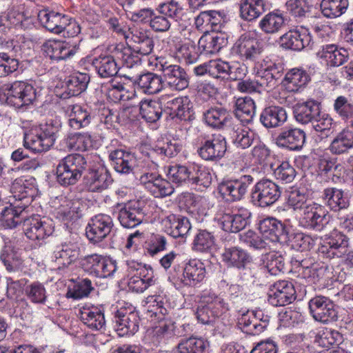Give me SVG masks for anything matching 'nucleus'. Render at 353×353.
Returning <instances> with one entry per match:
<instances>
[{
  "mask_svg": "<svg viewBox=\"0 0 353 353\" xmlns=\"http://www.w3.org/2000/svg\"><path fill=\"white\" fill-rule=\"evenodd\" d=\"M312 41L307 29L291 30L279 38L280 46L285 49L300 51L309 46Z\"/></svg>",
  "mask_w": 353,
  "mask_h": 353,
  "instance_id": "obj_20",
  "label": "nucleus"
},
{
  "mask_svg": "<svg viewBox=\"0 0 353 353\" xmlns=\"http://www.w3.org/2000/svg\"><path fill=\"white\" fill-rule=\"evenodd\" d=\"M229 310L223 298L212 292H204L200 296L195 314L201 323L211 324Z\"/></svg>",
  "mask_w": 353,
  "mask_h": 353,
  "instance_id": "obj_2",
  "label": "nucleus"
},
{
  "mask_svg": "<svg viewBox=\"0 0 353 353\" xmlns=\"http://www.w3.org/2000/svg\"><path fill=\"white\" fill-rule=\"evenodd\" d=\"M115 323L119 336L132 335L139 330V317L134 310L120 308L116 312Z\"/></svg>",
  "mask_w": 353,
  "mask_h": 353,
  "instance_id": "obj_21",
  "label": "nucleus"
},
{
  "mask_svg": "<svg viewBox=\"0 0 353 353\" xmlns=\"http://www.w3.org/2000/svg\"><path fill=\"white\" fill-rule=\"evenodd\" d=\"M253 182L254 177L251 174H241L235 178L224 179L219 184L218 190L227 200L237 201L244 197Z\"/></svg>",
  "mask_w": 353,
  "mask_h": 353,
  "instance_id": "obj_6",
  "label": "nucleus"
},
{
  "mask_svg": "<svg viewBox=\"0 0 353 353\" xmlns=\"http://www.w3.org/2000/svg\"><path fill=\"white\" fill-rule=\"evenodd\" d=\"M310 313L316 321L329 323L338 320V312L333 301L324 296H316L308 303Z\"/></svg>",
  "mask_w": 353,
  "mask_h": 353,
  "instance_id": "obj_9",
  "label": "nucleus"
},
{
  "mask_svg": "<svg viewBox=\"0 0 353 353\" xmlns=\"http://www.w3.org/2000/svg\"><path fill=\"white\" fill-rule=\"evenodd\" d=\"M144 207L143 202L139 200L125 203L117 216L120 224L125 228H133L140 225L146 216Z\"/></svg>",
  "mask_w": 353,
  "mask_h": 353,
  "instance_id": "obj_12",
  "label": "nucleus"
},
{
  "mask_svg": "<svg viewBox=\"0 0 353 353\" xmlns=\"http://www.w3.org/2000/svg\"><path fill=\"white\" fill-rule=\"evenodd\" d=\"M261 316V312L244 313L238 319V325L248 334H259L266 328L269 321L268 316L263 319L260 318Z\"/></svg>",
  "mask_w": 353,
  "mask_h": 353,
  "instance_id": "obj_28",
  "label": "nucleus"
},
{
  "mask_svg": "<svg viewBox=\"0 0 353 353\" xmlns=\"http://www.w3.org/2000/svg\"><path fill=\"white\" fill-rule=\"evenodd\" d=\"M68 143L71 149L86 151L92 148V139L88 133L74 132L68 134Z\"/></svg>",
  "mask_w": 353,
  "mask_h": 353,
  "instance_id": "obj_62",
  "label": "nucleus"
},
{
  "mask_svg": "<svg viewBox=\"0 0 353 353\" xmlns=\"http://www.w3.org/2000/svg\"><path fill=\"white\" fill-rule=\"evenodd\" d=\"M215 246L214 234L207 230H199L192 243V250L200 252H210Z\"/></svg>",
  "mask_w": 353,
  "mask_h": 353,
  "instance_id": "obj_53",
  "label": "nucleus"
},
{
  "mask_svg": "<svg viewBox=\"0 0 353 353\" xmlns=\"http://www.w3.org/2000/svg\"><path fill=\"white\" fill-rule=\"evenodd\" d=\"M103 88L108 97L114 102L125 101L129 99V96L127 95L128 91L124 85L114 79L109 81L107 85L103 86Z\"/></svg>",
  "mask_w": 353,
  "mask_h": 353,
  "instance_id": "obj_64",
  "label": "nucleus"
},
{
  "mask_svg": "<svg viewBox=\"0 0 353 353\" xmlns=\"http://www.w3.org/2000/svg\"><path fill=\"white\" fill-rule=\"evenodd\" d=\"M156 279L152 270L148 274H134L128 281V285L130 290L137 293L143 292L150 286L155 284Z\"/></svg>",
  "mask_w": 353,
  "mask_h": 353,
  "instance_id": "obj_56",
  "label": "nucleus"
},
{
  "mask_svg": "<svg viewBox=\"0 0 353 353\" xmlns=\"http://www.w3.org/2000/svg\"><path fill=\"white\" fill-rule=\"evenodd\" d=\"M316 57L330 67H339L347 61L348 51L336 44H323L316 52Z\"/></svg>",
  "mask_w": 353,
  "mask_h": 353,
  "instance_id": "obj_22",
  "label": "nucleus"
},
{
  "mask_svg": "<svg viewBox=\"0 0 353 353\" xmlns=\"http://www.w3.org/2000/svg\"><path fill=\"white\" fill-rule=\"evenodd\" d=\"M38 19L47 30L60 34L67 27L68 17L54 11L43 10L38 13Z\"/></svg>",
  "mask_w": 353,
  "mask_h": 353,
  "instance_id": "obj_31",
  "label": "nucleus"
},
{
  "mask_svg": "<svg viewBox=\"0 0 353 353\" xmlns=\"http://www.w3.org/2000/svg\"><path fill=\"white\" fill-rule=\"evenodd\" d=\"M320 112L319 103L314 100L299 103L294 110L296 121L303 124L312 123Z\"/></svg>",
  "mask_w": 353,
  "mask_h": 353,
  "instance_id": "obj_37",
  "label": "nucleus"
},
{
  "mask_svg": "<svg viewBox=\"0 0 353 353\" xmlns=\"http://www.w3.org/2000/svg\"><path fill=\"white\" fill-rule=\"evenodd\" d=\"M285 24V17L279 10H274L265 14L259 21V27L262 32L273 34L279 32Z\"/></svg>",
  "mask_w": 353,
  "mask_h": 353,
  "instance_id": "obj_40",
  "label": "nucleus"
},
{
  "mask_svg": "<svg viewBox=\"0 0 353 353\" xmlns=\"http://www.w3.org/2000/svg\"><path fill=\"white\" fill-rule=\"evenodd\" d=\"M26 236L32 241L44 239L53 232V227L49 221L42 220L39 216L34 215L26 218L23 223Z\"/></svg>",
  "mask_w": 353,
  "mask_h": 353,
  "instance_id": "obj_18",
  "label": "nucleus"
},
{
  "mask_svg": "<svg viewBox=\"0 0 353 353\" xmlns=\"http://www.w3.org/2000/svg\"><path fill=\"white\" fill-rule=\"evenodd\" d=\"M205 269L203 263L196 259L189 261L183 268L182 283L185 285L194 286L205 277Z\"/></svg>",
  "mask_w": 353,
  "mask_h": 353,
  "instance_id": "obj_35",
  "label": "nucleus"
},
{
  "mask_svg": "<svg viewBox=\"0 0 353 353\" xmlns=\"http://www.w3.org/2000/svg\"><path fill=\"white\" fill-rule=\"evenodd\" d=\"M90 81V76L87 73L76 72L69 77L66 82L68 94L72 96H77L88 87Z\"/></svg>",
  "mask_w": 353,
  "mask_h": 353,
  "instance_id": "obj_58",
  "label": "nucleus"
},
{
  "mask_svg": "<svg viewBox=\"0 0 353 353\" xmlns=\"http://www.w3.org/2000/svg\"><path fill=\"white\" fill-rule=\"evenodd\" d=\"M322 252H327L330 257H342L347 252L348 239L339 231H333L327 239Z\"/></svg>",
  "mask_w": 353,
  "mask_h": 353,
  "instance_id": "obj_30",
  "label": "nucleus"
},
{
  "mask_svg": "<svg viewBox=\"0 0 353 353\" xmlns=\"http://www.w3.org/2000/svg\"><path fill=\"white\" fill-rule=\"evenodd\" d=\"M264 52V46L256 38L242 34L233 44L231 54L243 63L256 65Z\"/></svg>",
  "mask_w": 353,
  "mask_h": 353,
  "instance_id": "obj_4",
  "label": "nucleus"
},
{
  "mask_svg": "<svg viewBox=\"0 0 353 353\" xmlns=\"http://www.w3.org/2000/svg\"><path fill=\"white\" fill-rule=\"evenodd\" d=\"M92 63L102 78L112 77L118 72L119 68L111 55H101L92 59Z\"/></svg>",
  "mask_w": 353,
  "mask_h": 353,
  "instance_id": "obj_46",
  "label": "nucleus"
},
{
  "mask_svg": "<svg viewBox=\"0 0 353 353\" xmlns=\"http://www.w3.org/2000/svg\"><path fill=\"white\" fill-rule=\"evenodd\" d=\"M295 294L294 288L290 282L279 281L269 290L268 302L275 307L284 306L295 300Z\"/></svg>",
  "mask_w": 353,
  "mask_h": 353,
  "instance_id": "obj_16",
  "label": "nucleus"
},
{
  "mask_svg": "<svg viewBox=\"0 0 353 353\" xmlns=\"http://www.w3.org/2000/svg\"><path fill=\"white\" fill-rule=\"evenodd\" d=\"M70 112L68 113V125L74 130H79L87 127L91 122L92 116L90 112L85 108L79 105L69 107Z\"/></svg>",
  "mask_w": 353,
  "mask_h": 353,
  "instance_id": "obj_44",
  "label": "nucleus"
},
{
  "mask_svg": "<svg viewBox=\"0 0 353 353\" xmlns=\"http://www.w3.org/2000/svg\"><path fill=\"white\" fill-rule=\"evenodd\" d=\"M24 292L27 298L33 303L44 304L46 301V290L41 283L34 281L27 285Z\"/></svg>",
  "mask_w": 353,
  "mask_h": 353,
  "instance_id": "obj_61",
  "label": "nucleus"
},
{
  "mask_svg": "<svg viewBox=\"0 0 353 353\" xmlns=\"http://www.w3.org/2000/svg\"><path fill=\"white\" fill-rule=\"evenodd\" d=\"M87 161L79 154H68L61 159L56 168L57 180L64 186L74 185L81 179L85 170Z\"/></svg>",
  "mask_w": 353,
  "mask_h": 353,
  "instance_id": "obj_3",
  "label": "nucleus"
},
{
  "mask_svg": "<svg viewBox=\"0 0 353 353\" xmlns=\"http://www.w3.org/2000/svg\"><path fill=\"white\" fill-rule=\"evenodd\" d=\"M83 207V204L79 199H64L57 209V213L63 219H74L81 215Z\"/></svg>",
  "mask_w": 353,
  "mask_h": 353,
  "instance_id": "obj_52",
  "label": "nucleus"
},
{
  "mask_svg": "<svg viewBox=\"0 0 353 353\" xmlns=\"http://www.w3.org/2000/svg\"><path fill=\"white\" fill-rule=\"evenodd\" d=\"M259 230L263 238L272 242L286 243L289 239V229L281 221L273 217L261 221Z\"/></svg>",
  "mask_w": 353,
  "mask_h": 353,
  "instance_id": "obj_17",
  "label": "nucleus"
},
{
  "mask_svg": "<svg viewBox=\"0 0 353 353\" xmlns=\"http://www.w3.org/2000/svg\"><path fill=\"white\" fill-rule=\"evenodd\" d=\"M143 93L155 94L159 93L163 88L162 77L154 72H146L140 74L134 81Z\"/></svg>",
  "mask_w": 353,
  "mask_h": 353,
  "instance_id": "obj_36",
  "label": "nucleus"
},
{
  "mask_svg": "<svg viewBox=\"0 0 353 353\" xmlns=\"http://www.w3.org/2000/svg\"><path fill=\"white\" fill-rule=\"evenodd\" d=\"M113 226V221L110 216L99 214L90 219L86 227V236L91 242L99 243L110 234Z\"/></svg>",
  "mask_w": 353,
  "mask_h": 353,
  "instance_id": "obj_15",
  "label": "nucleus"
},
{
  "mask_svg": "<svg viewBox=\"0 0 353 353\" xmlns=\"http://www.w3.org/2000/svg\"><path fill=\"white\" fill-rule=\"evenodd\" d=\"M157 165L152 161L139 178L141 184L154 197L162 198L171 195L174 188L169 181L163 179L156 171Z\"/></svg>",
  "mask_w": 353,
  "mask_h": 353,
  "instance_id": "obj_5",
  "label": "nucleus"
},
{
  "mask_svg": "<svg viewBox=\"0 0 353 353\" xmlns=\"http://www.w3.org/2000/svg\"><path fill=\"white\" fill-rule=\"evenodd\" d=\"M353 148V132L343 130L332 141L330 150L332 154H340Z\"/></svg>",
  "mask_w": 353,
  "mask_h": 353,
  "instance_id": "obj_54",
  "label": "nucleus"
},
{
  "mask_svg": "<svg viewBox=\"0 0 353 353\" xmlns=\"http://www.w3.org/2000/svg\"><path fill=\"white\" fill-rule=\"evenodd\" d=\"M52 145V141L45 137L38 129H32L24 133L23 146L32 152H46Z\"/></svg>",
  "mask_w": 353,
  "mask_h": 353,
  "instance_id": "obj_33",
  "label": "nucleus"
},
{
  "mask_svg": "<svg viewBox=\"0 0 353 353\" xmlns=\"http://www.w3.org/2000/svg\"><path fill=\"white\" fill-rule=\"evenodd\" d=\"M36 97V89L28 82L14 81L0 86V101L16 108L32 104Z\"/></svg>",
  "mask_w": 353,
  "mask_h": 353,
  "instance_id": "obj_1",
  "label": "nucleus"
},
{
  "mask_svg": "<svg viewBox=\"0 0 353 353\" xmlns=\"http://www.w3.org/2000/svg\"><path fill=\"white\" fill-rule=\"evenodd\" d=\"M161 223L164 231L175 239L184 236L191 228L187 218L179 217L173 214L163 219Z\"/></svg>",
  "mask_w": 353,
  "mask_h": 353,
  "instance_id": "obj_32",
  "label": "nucleus"
},
{
  "mask_svg": "<svg viewBox=\"0 0 353 353\" xmlns=\"http://www.w3.org/2000/svg\"><path fill=\"white\" fill-rule=\"evenodd\" d=\"M236 116L249 123L255 114V103L250 97L239 98L236 102Z\"/></svg>",
  "mask_w": 353,
  "mask_h": 353,
  "instance_id": "obj_59",
  "label": "nucleus"
},
{
  "mask_svg": "<svg viewBox=\"0 0 353 353\" xmlns=\"http://www.w3.org/2000/svg\"><path fill=\"white\" fill-rule=\"evenodd\" d=\"M222 261L228 266L243 268L248 261V254L237 247L225 248L221 254Z\"/></svg>",
  "mask_w": 353,
  "mask_h": 353,
  "instance_id": "obj_48",
  "label": "nucleus"
},
{
  "mask_svg": "<svg viewBox=\"0 0 353 353\" xmlns=\"http://www.w3.org/2000/svg\"><path fill=\"white\" fill-rule=\"evenodd\" d=\"M175 323L166 321L154 327L150 333L151 342L154 346L167 344L175 335Z\"/></svg>",
  "mask_w": 353,
  "mask_h": 353,
  "instance_id": "obj_41",
  "label": "nucleus"
},
{
  "mask_svg": "<svg viewBox=\"0 0 353 353\" xmlns=\"http://www.w3.org/2000/svg\"><path fill=\"white\" fill-rule=\"evenodd\" d=\"M288 119L285 110L281 106L272 105L264 108L260 114V122L266 128L282 125Z\"/></svg>",
  "mask_w": 353,
  "mask_h": 353,
  "instance_id": "obj_34",
  "label": "nucleus"
},
{
  "mask_svg": "<svg viewBox=\"0 0 353 353\" xmlns=\"http://www.w3.org/2000/svg\"><path fill=\"white\" fill-rule=\"evenodd\" d=\"M159 70L162 72L166 84L174 90H183L189 85L190 78L183 68L168 61L160 62Z\"/></svg>",
  "mask_w": 353,
  "mask_h": 353,
  "instance_id": "obj_11",
  "label": "nucleus"
},
{
  "mask_svg": "<svg viewBox=\"0 0 353 353\" xmlns=\"http://www.w3.org/2000/svg\"><path fill=\"white\" fill-rule=\"evenodd\" d=\"M250 213L246 212L244 214H223L219 219V224L221 228L229 232H238L243 230L247 225V219Z\"/></svg>",
  "mask_w": 353,
  "mask_h": 353,
  "instance_id": "obj_45",
  "label": "nucleus"
},
{
  "mask_svg": "<svg viewBox=\"0 0 353 353\" xmlns=\"http://www.w3.org/2000/svg\"><path fill=\"white\" fill-rule=\"evenodd\" d=\"M78 316L82 323L92 330H101L105 326L103 310L94 305H84L79 309Z\"/></svg>",
  "mask_w": 353,
  "mask_h": 353,
  "instance_id": "obj_25",
  "label": "nucleus"
},
{
  "mask_svg": "<svg viewBox=\"0 0 353 353\" xmlns=\"http://www.w3.org/2000/svg\"><path fill=\"white\" fill-rule=\"evenodd\" d=\"M308 81L309 76L304 70L294 68L285 74V85L290 92H296L306 85Z\"/></svg>",
  "mask_w": 353,
  "mask_h": 353,
  "instance_id": "obj_55",
  "label": "nucleus"
},
{
  "mask_svg": "<svg viewBox=\"0 0 353 353\" xmlns=\"http://www.w3.org/2000/svg\"><path fill=\"white\" fill-rule=\"evenodd\" d=\"M209 343L202 338L183 339L177 345L176 353H205Z\"/></svg>",
  "mask_w": 353,
  "mask_h": 353,
  "instance_id": "obj_51",
  "label": "nucleus"
},
{
  "mask_svg": "<svg viewBox=\"0 0 353 353\" xmlns=\"http://www.w3.org/2000/svg\"><path fill=\"white\" fill-rule=\"evenodd\" d=\"M203 119L208 125L221 129L230 123L232 117L225 108L216 106L207 110L203 113Z\"/></svg>",
  "mask_w": 353,
  "mask_h": 353,
  "instance_id": "obj_38",
  "label": "nucleus"
},
{
  "mask_svg": "<svg viewBox=\"0 0 353 353\" xmlns=\"http://www.w3.org/2000/svg\"><path fill=\"white\" fill-rule=\"evenodd\" d=\"M323 199L330 209L334 212L347 209L350 205V200L343 191L335 188L325 189Z\"/></svg>",
  "mask_w": 353,
  "mask_h": 353,
  "instance_id": "obj_39",
  "label": "nucleus"
},
{
  "mask_svg": "<svg viewBox=\"0 0 353 353\" xmlns=\"http://www.w3.org/2000/svg\"><path fill=\"white\" fill-rule=\"evenodd\" d=\"M140 114L149 123H155L161 117L163 110L161 103L158 100H142L139 104Z\"/></svg>",
  "mask_w": 353,
  "mask_h": 353,
  "instance_id": "obj_47",
  "label": "nucleus"
},
{
  "mask_svg": "<svg viewBox=\"0 0 353 353\" xmlns=\"http://www.w3.org/2000/svg\"><path fill=\"white\" fill-rule=\"evenodd\" d=\"M252 194L258 205L265 208L274 203L281 196V192L274 181L263 179L255 184Z\"/></svg>",
  "mask_w": 353,
  "mask_h": 353,
  "instance_id": "obj_14",
  "label": "nucleus"
},
{
  "mask_svg": "<svg viewBox=\"0 0 353 353\" xmlns=\"http://www.w3.org/2000/svg\"><path fill=\"white\" fill-rule=\"evenodd\" d=\"M79 254V248L74 243H64L56 247L52 259L59 269L74 263Z\"/></svg>",
  "mask_w": 353,
  "mask_h": 353,
  "instance_id": "obj_29",
  "label": "nucleus"
},
{
  "mask_svg": "<svg viewBox=\"0 0 353 353\" xmlns=\"http://www.w3.org/2000/svg\"><path fill=\"white\" fill-rule=\"evenodd\" d=\"M305 141V132L296 128H285L276 138V143L278 146L287 148L291 150L301 149Z\"/></svg>",
  "mask_w": 353,
  "mask_h": 353,
  "instance_id": "obj_24",
  "label": "nucleus"
},
{
  "mask_svg": "<svg viewBox=\"0 0 353 353\" xmlns=\"http://www.w3.org/2000/svg\"><path fill=\"white\" fill-rule=\"evenodd\" d=\"M327 211L325 207L315 202L310 203L299 216L300 226L315 231H321L328 223Z\"/></svg>",
  "mask_w": 353,
  "mask_h": 353,
  "instance_id": "obj_8",
  "label": "nucleus"
},
{
  "mask_svg": "<svg viewBox=\"0 0 353 353\" xmlns=\"http://www.w3.org/2000/svg\"><path fill=\"white\" fill-rule=\"evenodd\" d=\"M265 11L263 0H242L240 5L241 17L247 21L258 18Z\"/></svg>",
  "mask_w": 353,
  "mask_h": 353,
  "instance_id": "obj_49",
  "label": "nucleus"
},
{
  "mask_svg": "<svg viewBox=\"0 0 353 353\" xmlns=\"http://www.w3.org/2000/svg\"><path fill=\"white\" fill-rule=\"evenodd\" d=\"M257 69L256 78L261 88H271L276 85L282 77L283 68L281 64L263 59L255 65Z\"/></svg>",
  "mask_w": 353,
  "mask_h": 353,
  "instance_id": "obj_13",
  "label": "nucleus"
},
{
  "mask_svg": "<svg viewBox=\"0 0 353 353\" xmlns=\"http://www.w3.org/2000/svg\"><path fill=\"white\" fill-rule=\"evenodd\" d=\"M321 10L324 17L327 18H336L344 14L348 6V0H322Z\"/></svg>",
  "mask_w": 353,
  "mask_h": 353,
  "instance_id": "obj_50",
  "label": "nucleus"
},
{
  "mask_svg": "<svg viewBox=\"0 0 353 353\" xmlns=\"http://www.w3.org/2000/svg\"><path fill=\"white\" fill-rule=\"evenodd\" d=\"M1 259L6 269L10 272H16L21 269L22 261L14 250L11 243L6 242L1 253Z\"/></svg>",
  "mask_w": 353,
  "mask_h": 353,
  "instance_id": "obj_57",
  "label": "nucleus"
},
{
  "mask_svg": "<svg viewBox=\"0 0 353 353\" xmlns=\"http://www.w3.org/2000/svg\"><path fill=\"white\" fill-rule=\"evenodd\" d=\"M130 34L129 39L134 43L133 50L134 52L141 55H148L152 52L154 42L145 31L134 28L130 31Z\"/></svg>",
  "mask_w": 353,
  "mask_h": 353,
  "instance_id": "obj_42",
  "label": "nucleus"
},
{
  "mask_svg": "<svg viewBox=\"0 0 353 353\" xmlns=\"http://www.w3.org/2000/svg\"><path fill=\"white\" fill-rule=\"evenodd\" d=\"M21 203L15 201L12 207L6 208L1 212V221L2 225L8 228H14L19 223L23 222L26 216V209L27 208H19Z\"/></svg>",
  "mask_w": 353,
  "mask_h": 353,
  "instance_id": "obj_43",
  "label": "nucleus"
},
{
  "mask_svg": "<svg viewBox=\"0 0 353 353\" xmlns=\"http://www.w3.org/2000/svg\"><path fill=\"white\" fill-rule=\"evenodd\" d=\"M34 179L32 177L21 176L16 179L11 185V192L15 201L21 203L17 205L28 208L32 201L34 194Z\"/></svg>",
  "mask_w": 353,
  "mask_h": 353,
  "instance_id": "obj_19",
  "label": "nucleus"
},
{
  "mask_svg": "<svg viewBox=\"0 0 353 353\" xmlns=\"http://www.w3.org/2000/svg\"><path fill=\"white\" fill-rule=\"evenodd\" d=\"M201 146L198 148V154L205 161H216L221 159L227 150L225 137L221 134H213L206 139L204 135L199 137Z\"/></svg>",
  "mask_w": 353,
  "mask_h": 353,
  "instance_id": "obj_10",
  "label": "nucleus"
},
{
  "mask_svg": "<svg viewBox=\"0 0 353 353\" xmlns=\"http://www.w3.org/2000/svg\"><path fill=\"white\" fill-rule=\"evenodd\" d=\"M85 186L90 192H102L112 183L108 172L101 166L90 168L84 176Z\"/></svg>",
  "mask_w": 353,
  "mask_h": 353,
  "instance_id": "obj_23",
  "label": "nucleus"
},
{
  "mask_svg": "<svg viewBox=\"0 0 353 353\" xmlns=\"http://www.w3.org/2000/svg\"><path fill=\"white\" fill-rule=\"evenodd\" d=\"M212 180V174L208 168L198 165L191 166L190 181L192 183L207 188L211 184Z\"/></svg>",
  "mask_w": 353,
  "mask_h": 353,
  "instance_id": "obj_63",
  "label": "nucleus"
},
{
  "mask_svg": "<svg viewBox=\"0 0 353 353\" xmlns=\"http://www.w3.org/2000/svg\"><path fill=\"white\" fill-rule=\"evenodd\" d=\"M42 50L51 59L59 61L73 56L78 48L64 41L48 40L43 44Z\"/></svg>",
  "mask_w": 353,
  "mask_h": 353,
  "instance_id": "obj_27",
  "label": "nucleus"
},
{
  "mask_svg": "<svg viewBox=\"0 0 353 353\" xmlns=\"http://www.w3.org/2000/svg\"><path fill=\"white\" fill-rule=\"evenodd\" d=\"M225 43L224 38L217 34L204 35L199 41V48L206 54H215L222 48Z\"/></svg>",
  "mask_w": 353,
  "mask_h": 353,
  "instance_id": "obj_60",
  "label": "nucleus"
},
{
  "mask_svg": "<svg viewBox=\"0 0 353 353\" xmlns=\"http://www.w3.org/2000/svg\"><path fill=\"white\" fill-rule=\"evenodd\" d=\"M112 165L119 173L129 174L132 173L137 165L135 155L121 149L112 150L109 154Z\"/></svg>",
  "mask_w": 353,
  "mask_h": 353,
  "instance_id": "obj_26",
  "label": "nucleus"
},
{
  "mask_svg": "<svg viewBox=\"0 0 353 353\" xmlns=\"http://www.w3.org/2000/svg\"><path fill=\"white\" fill-rule=\"evenodd\" d=\"M80 265L85 272L99 278L110 276L117 270L115 261L98 254L83 256L80 260Z\"/></svg>",
  "mask_w": 353,
  "mask_h": 353,
  "instance_id": "obj_7",
  "label": "nucleus"
}]
</instances>
